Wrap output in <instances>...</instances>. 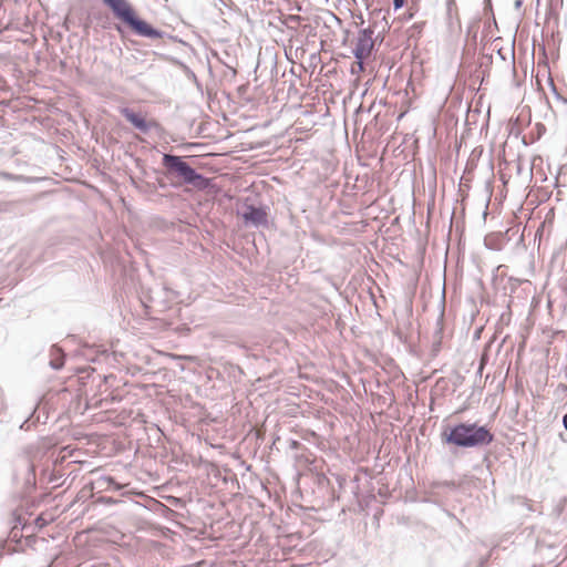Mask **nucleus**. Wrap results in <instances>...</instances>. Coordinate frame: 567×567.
<instances>
[{"mask_svg": "<svg viewBox=\"0 0 567 567\" xmlns=\"http://www.w3.org/2000/svg\"><path fill=\"white\" fill-rule=\"evenodd\" d=\"M442 435L447 443L465 447L489 444L493 441V435L487 429L466 423L446 429Z\"/></svg>", "mask_w": 567, "mask_h": 567, "instance_id": "obj_1", "label": "nucleus"}, {"mask_svg": "<svg viewBox=\"0 0 567 567\" xmlns=\"http://www.w3.org/2000/svg\"><path fill=\"white\" fill-rule=\"evenodd\" d=\"M103 2L109 6L114 16L126 23L131 30L145 38L150 39H161L162 32L154 29L146 21L140 19L127 0H103Z\"/></svg>", "mask_w": 567, "mask_h": 567, "instance_id": "obj_2", "label": "nucleus"}, {"mask_svg": "<svg viewBox=\"0 0 567 567\" xmlns=\"http://www.w3.org/2000/svg\"><path fill=\"white\" fill-rule=\"evenodd\" d=\"M163 164L168 171L174 172L182 177L184 183L189 184L195 188L204 189L209 184L207 178L197 174L195 169H193L179 156L165 154L163 157Z\"/></svg>", "mask_w": 567, "mask_h": 567, "instance_id": "obj_3", "label": "nucleus"}, {"mask_svg": "<svg viewBox=\"0 0 567 567\" xmlns=\"http://www.w3.org/2000/svg\"><path fill=\"white\" fill-rule=\"evenodd\" d=\"M373 33L371 28H367L362 29L358 34L353 54L357 59V64L360 65V70H364L363 61L372 53L374 47Z\"/></svg>", "mask_w": 567, "mask_h": 567, "instance_id": "obj_4", "label": "nucleus"}, {"mask_svg": "<svg viewBox=\"0 0 567 567\" xmlns=\"http://www.w3.org/2000/svg\"><path fill=\"white\" fill-rule=\"evenodd\" d=\"M121 113L134 127L142 132H147L150 128L157 126V123L154 120H147L145 115L136 113L128 107L122 109Z\"/></svg>", "mask_w": 567, "mask_h": 567, "instance_id": "obj_5", "label": "nucleus"}, {"mask_svg": "<svg viewBox=\"0 0 567 567\" xmlns=\"http://www.w3.org/2000/svg\"><path fill=\"white\" fill-rule=\"evenodd\" d=\"M241 216L246 223H250L255 226L267 224V213L265 209L259 207L248 206Z\"/></svg>", "mask_w": 567, "mask_h": 567, "instance_id": "obj_6", "label": "nucleus"}, {"mask_svg": "<svg viewBox=\"0 0 567 567\" xmlns=\"http://www.w3.org/2000/svg\"><path fill=\"white\" fill-rule=\"evenodd\" d=\"M447 16L452 20L454 17L457 18V7L455 0H447Z\"/></svg>", "mask_w": 567, "mask_h": 567, "instance_id": "obj_7", "label": "nucleus"}, {"mask_svg": "<svg viewBox=\"0 0 567 567\" xmlns=\"http://www.w3.org/2000/svg\"><path fill=\"white\" fill-rule=\"evenodd\" d=\"M48 522H49V519H47L44 517V515L41 514L39 517H37L35 525L39 526V527H43V526H45L48 524Z\"/></svg>", "mask_w": 567, "mask_h": 567, "instance_id": "obj_8", "label": "nucleus"}, {"mask_svg": "<svg viewBox=\"0 0 567 567\" xmlns=\"http://www.w3.org/2000/svg\"><path fill=\"white\" fill-rule=\"evenodd\" d=\"M393 4L395 9H400L404 4V0H393Z\"/></svg>", "mask_w": 567, "mask_h": 567, "instance_id": "obj_9", "label": "nucleus"}, {"mask_svg": "<svg viewBox=\"0 0 567 567\" xmlns=\"http://www.w3.org/2000/svg\"><path fill=\"white\" fill-rule=\"evenodd\" d=\"M357 71H358V72H361L362 70H360V65H358V64H357V61H355V62L353 63V65H352V73H354V72H357Z\"/></svg>", "mask_w": 567, "mask_h": 567, "instance_id": "obj_10", "label": "nucleus"}, {"mask_svg": "<svg viewBox=\"0 0 567 567\" xmlns=\"http://www.w3.org/2000/svg\"><path fill=\"white\" fill-rule=\"evenodd\" d=\"M563 423H564L565 429L567 430V413L563 417Z\"/></svg>", "mask_w": 567, "mask_h": 567, "instance_id": "obj_11", "label": "nucleus"}]
</instances>
